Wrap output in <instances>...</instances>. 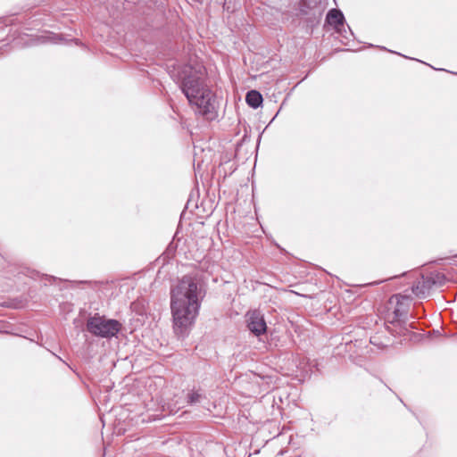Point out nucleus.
I'll return each instance as SVG.
<instances>
[{
	"mask_svg": "<svg viewBox=\"0 0 457 457\" xmlns=\"http://www.w3.org/2000/svg\"><path fill=\"white\" fill-rule=\"evenodd\" d=\"M39 40L41 43L51 42L54 44H59L63 40V38L61 35L49 33L46 36H42Z\"/></svg>",
	"mask_w": 457,
	"mask_h": 457,
	"instance_id": "1a4fd4ad",
	"label": "nucleus"
},
{
	"mask_svg": "<svg viewBox=\"0 0 457 457\" xmlns=\"http://www.w3.org/2000/svg\"><path fill=\"white\" fill-rule=\"evenodd\" d=\"M200 399H201V395L198 392L192 391L187 395V401L191 404L199 403Z\"/></svg>",
	"mask_w": 457,
	"mask_h": 457,
	"instance_id": "9b49d317",
	"label": "nucleus"
},
{
	"mask_svg": "<svg viewBox=\"0 0 457 457\" xmlns=\"http://www.w3.org/2000/svg\"><path fill=\"white\" fill-rule=\"evenodd\" d=\"M370 343L373 344V345H377L376 337H371L370 338Z\"/></svg>",
	"mask_w": 457,
	"mask_h": 457,
	"instance_id": "f8f14e48",
	"label": "nucleus"
},
{
	"mask_svg": "<svg viewBox=\"0 0 457 457\" xmlns=\"http://www.w3.org/2000/svg\"><path fill=\"white\" fill-rule=\"evenodd\" d=\"M121 328V323L117 320L106 319L104 316L98 314L88 318L87 320V331L98 337L111 338L116 337Z\"/></svg>",
	"mask_w": 457,
	"mask_h": 457,
	"instance_id": "7ed1b4c3",
	"label": "nucleus"
},
{
	"mask_svg": "<svg viewBox=\"0 0 457 457\" xmlns=\"http://www.w3.org/2000/svg\"><path fill=\"white\" fill-rule=\"evenodd\" d=\"M326 21L333 26L337 32H340L341 27L345 23V16L339 9H331L326 16Z\"/></svg>",
	"mask_w": 457,
	"mask_h": 457,
	"instance_id": "423d86ee",
	"label": "nucleus"
},
{
	"mask_svg": "<svg viewBox=\"0 0 457 457\" xmlns=\"http://www.w3.org/2000/svg\"><path fill=\"white\" fill-rule=\"evenodd\" d=\"M395 300L396 306L393 312L394 318L392 323L400 321L403 318H406L408 312V305L411 301V297L407 295H395L391 300Z\"/></svg>",
	"mask_w": 457,
	"mask_h": 457,
	"instance_id": "39448f33",
	"label": "nucleus"
},
{
	"mask_svg": "<svg viewBox=\"0 0 457 457\" xmlns=\"http://www.w3.org/2000/svg\"><path fill=\"white\" fill-rule=\"evenodd\" d=\"M205 69L199 63L185 64L178 69L177 83L195 111L212 120L216 116L213 94L205 84Z\"/></svg>",
	"mask_w": 457,
	"mask_h": 457,
	"instance_id": "f257e3e1",
	"label": "nucleus"
},
{
	"mask_svg": "<svg viewBox=\"0 0 457 457\" xmlns=\"http://www.w3.org/2000/svg\"><path fill=\"white\" fill-rule=\"evenodd\" d=\"M204 293L195 277L186 275L170 292V309L176 332L182 334L198 315Z\"/></svg>",
	"mask_w": 457,
	"mask_h": 457,
	"instance_id": "f03ea898",
	"label": "nucleus"
},
{
	"mask_svg": "<svg viewBox=\"0 0 457 457\" xmlns=\"http://www.w3.org/2000/svg\"><path fill=\"white\" fill-rule=\"evenodd\" d=\"M246 104L253 109L258 108L262 103V96L256 90H251L245 96Z\"/></svg>",
	"mask_w": 457,
	"mask_h": 457,
	"instance_id": "6e6552de",
	"label": "nucleus"
},
{
	"mask_svg": "<svg viewBox=\"0 0 457 457\" xmlns=\"http://www.w3.org/2000/svg\"><path fill=\"white\" fill-rule=\"evenodd\" d=\"M434 287V282L429 276L422 277V278L412 286L411 290L418 297H425L428 291Z\"/></svg>",
	"mask_w": 457,
	"mask_h": 457,
	"instance_id": "0eeeda50",
	"label": "nucleus"
},
{
	"mask_svg": "<svg viewBox=\"0 0 457 457\" xmlns=\"http://www.w3.org/2000/svg\"><path fill=\"white\" fill-rule=\"evenodd\" d=\"M246 322L248 329L259 337L267 331V325L263 315L258 311H251L246 314Z\"/></svg>",
	"mask_w": 457,
	"mask_h": 457,
	"instance_id": "20e7f679",
	"label": "nucleus"
},
{
	"mask_svg": "<svg viewBox=\"0 0 457 457\" xmlns=\"http://www.w3.org/2000/svg\"><path fill=\"white\" fill-rule=\"evenodd\" d=\"M429 278L434 282V286H443L445 282V277L444 274L436 272L431 273Z\"/></svg>",
	"mask_w": 457,
	"mask_h": 457,
	"instance_id": "9d476101",
	"label": "nucleus"
}]
</instances>
